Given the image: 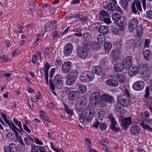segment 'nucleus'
Returning a JSON list of instances; mask_svg holds the SVG:
<instances>
[{
	"label": "nucleus",
	"instance_id": "10",
	"mask_svg": "<svg viewBox=\"0 0 152 152\" xmlns=\"http://www.w3.org/2000/svg\"><path fill=\"white\" fill-rule=\"evenodd\" d=\"M4 152H18V150L15 145L14 143L9 144L8 146H4Z\"/></svg>",
	"mask_w": 152,
	"mask_h": 152
},
{
	"label": "nucleus",
	"instance_id": "16",
	"mask_svg": "<svg viewBox=\"0 0 152 152\" xmlns=\"http://www.w3.org/2000/svg\"><path fill=\"white\" fill-rule=\"evenodd\" d=\"M4 121L8 124L10 128L12 130V131L15 133H17V132H19L20 133V131L19 130L15 125L12 123V121H10L9 120L6 119Z\"/></svg>",
	"mask_w": 152,
	"mask_h": 152
},
{
	"label": "nucleus",
	"instance_id": "30",
	"mask_svg": "<svg viewBox=\"0 0 152 152\" xmlns=\"http://www.w3.org/2000/svg\"><path fill=\"white\" fill-rule=\"evenodd\" d=\"M86 107L79 104H76V113L78 114L82 113V112L85 110Z\"/></svg>",
	"mask_w": 152,
	"mask_h": 152
},
{
	"label": "nucleus",
	"instance_id": "55",
	"mask_svg": "<svg viewBox=\"0 0 152 152\" xmlns=\"http://www.w3.org/2000/svg\"><path fill=\"white\" fill-rule=\"evenodd\" d=\"M149 19H152V11L149 10L147 11L146 15H145Z\"/></svg>",
	"mask_w": 152,
	"mask_h": 152
},
{
	"label": "nucleus",
	"instance_id": "64",
	"mask_svg": "<svg viewBox=\"0 0 152 152\" xmlns=\"http://www.w3.org/2000/svg\"><path fill=\"white\" fill-rule=\"evenodd\" d=\"M19 149L20 151H24L26 150L25 144L18 145Z\"/></svg>",
	"mask_w": 152,
	"mask_h": 152
},
{
	"label": "nucleus",
	"instance_id": "36",
	"mask_svg": "<svg viewBox=\"0 0 152 152\" xmlns=\"http://www.w3.org/2000/svg\"><path fill=\"white\" fill-rule=\"evenodd\" d=\"M98 31L100 33L106 34L107 33L108 30L106 26H103L99 28Z\"/></svg>",
	"mask_w": 152,
	"mask_h": 152
},
{
	"label": "nucleus",
	"instance_id": "20",
	"mask_svg": "<svg viewBox=\"0 0 152 152\" xmlns=\"http://www.w3.org/2000/svg\"><path fill=\"white\" fill-rule=\"evenodd\" d=\"M140 127L137 125L132 126L130 128V133L134 135H136L138 134L140 132Z\"/></svg>",
	"mask_w": 152,
	"mask_h": 152
},
{
	"label": "nucleus",
	"instance_id": "12",
	"mask_svg": "<svg viewBox=\"0 0 152 152\" xmlns=\"http://www.w3.org/2000/svg\"><path fill=\"white\" fill-rule=\"evenodd\" d=\"M132 58L130 56H127L124 59L123 64L124 68L128 69L132 66Z\"/></svg>",
	"mask_w": 152,
	"mask_h": 152
},
{
	"label": "nucleus",
	"instance_id": "11",
	"mask_svg": "<svg viewBox=\"0 0 152 152\" xmlns=\"http://www.w3.org/2000/svg\"><path fill=\"white\" fill-rule=\"evenodd\" d=\"M73 50V46L71 43L66 44L64 48V53L66 56H69L71 54Z\"/></svg>",
	"mask_w": 152,
	"mask_h": 152
},
{
	"label": "nucleus",
	"instance_id": "6",
	"mask_svg": "<svg viewBox=\"0 0 152 152\" xmlns=\"http://www.w3.org/2000/svg\"><path fill=\"white\" fill-rule=\"evenodd\" d=\"M117 99L118 102L124 106L127 107L129 104L130 102L128 99L124 94L118 95Z\"/></svg>",
	"mask_w": 152,
	"mask_h": 152
},
{
	"label": "nucleus",
	"instance_id": "1",
	"mask_svg": "<svg viewBox=\"0 0 152 152\" xmlns=\"http://www.w3.org/2000/svg\"><path fill=\"white\" fill-rule=\"evenodd\" d=\"M62 76L60 75L57 74L54 77L53 83L52 79H50V88L52 91L55 90V87L57 89H61L63 85V83L62 80Z\"/></svg>",
	"mask_w": 152,
	"mask_h": 152
},
{
	"label": "nucleus",
	"instance_id": "59",
	"mask_svg": "<svg viewBox=\"0 0 152 152\" xmlns=\"http://www.w3.org/2000/svg\"><path fill=\"white\" fill-rule=\"evenodd\" d=\"M136 5L137 9V10L141 12L142 11V9L141 5L140 2L139 1H137L136 4Z\"/></svg>",
	"mask_w": 152,
	"mask_h": 152
},
{
	"label": "nucleus",
	"instance_id": "61",
	"mask_svg": "<svg viewBox=\"0 0 152 152\" xmlns=\"http://www.w3.org/2000/svg\"><path fill=\"white\" fill-rule=\"evenodd\" d=\"M79 90L81 93H84L86 91V87L84 86H80L79 87Z\"/></svg>",
	"mask_w": 152,
	"mask_h": 152
},
{
	"label": "nucleus",
	"instance_id": "33",
	"mask_svg": "<svg viewBox=\"0 0 152 152\" xmlns=\"http://www.w3.org/2000/svg\"><path fill=\"white\" fill-rule=\"evenodd\" d=\"M67 76L76 80L78 77V73L76 70H72L67 75Z\"/></svg>",
	"mask_w": 152,
	"mask_h": 152
},
{
	"label": "nucleus",
	"instance_id": "2",
	"mask_svg": "<svg viewBox=\"0 0 152 152\" xmlns=\"http://www.w3.org/2000/svg\"><path fill=\"white\" fill-rule=\"evenodd\" d=\"M94 76V72L86 71L81 74L80 78L81 82L83 83H88L93 80Z\"/></svg>",
	"mask_w": 152,
	"mask_h": 152
},
{
	"label": "nucleus",
	"instance_id": "62",
	"mask_svg": "<svg viewBox=\"0 0 152 152\" xmlns=\"http://www.w3.org/2000/svg\"><path fill=\"white\" fill-rule=\"evenodd\" d=\"M104 22L108 25L111 23V21L109 17H106L102 20Z\"/></svg>",
	"mask_w": 152,
	"mask_h": 152
},
{
	"label": "nucleus",
	"instance_id": "35",
	"mask_svg": "<svg viewBox=\"0 0 152 152\" xmlns=\"http://www.w3.org/2000/svg\"><path fill=\"white\" fill-rule=\"evenodd\" d=\"M92 70L97 75H100L102 74V69L99 67L94 66Z\"/></svg>",
	"mask_w": 152,
	"mask_h": 152
},
{
	"label": "nucleus",
	"instance_id": "60",
	"mask_svg": "<svg viewBox=\"0 0 152 152\" xmlns=\"http://www.w3.org/2000/svg\"><path fill=\"white\" fill-rule=\"evenodd\" d=\"M1 58L3 59V61H8L10 60V59L4 54H3L1 56Z\"/></svg>",
	"mask_w": 152,
	"mask_h": 152
},
{
	"label": "nucleus",
	"instance_id": "18",
	"mask_svg": "<svg viewBox=\"0 0 152 152\" xmlns=\"http://www.w3.org/2000/svg\"><path fill=\"white\" fill-rule=\"evenodd\" d=\"M101 99L106 102L109 103H112L114 101L113 97L106 94H103L102 95Z\"/></svg>",
	"mask_w": 152,
	"mask_h": 152
},
{
	"label": "nucleus",
	"instance_id": "58",
	"mask_svg": "<svg viewBox=\"0 0 152 152\" xmlns=\"http://www.w3.org/2000/svg\"><path fill=\"white\" fill-rule=\"evenodd\" d=\"M111 126V128L112 130L115 132V133L118 132L120 129L119 128L115 126Z\"/></svg>",
	"mask_w": 152,
	"mask_h": 152
},
{
	"label": "nucleus",
	"instance_id": "48",
	"mask_svg": "<svg viewBox=\"0 0 152 152\" xmlns=\"http://www.w3.org/2000/svg\"><path fill=\"white\" fill-rule=\"evenodd\" d=\"M128 0H121L120 1V4L123 8L126 9L128 5Z\"/></svg>",
	"mask_w": 152,
	"mask_h": 152
},
{
	"label": "nucleus",
	"instance_id": "32",
	"mask_svg": "<svg viewBox=\"0 0 152 152\" xmlns=\"http://www.w3.org/2000/svg\"><path fill=\"white\" fill-rule=\"evenodd\" d=\"M134 45V41L133 40L130 39L127 41L126 43L125 46L127 48V50L131 49L133 47Z\"/></svg>",
	"mask_w": 152,
	"mask_h": 152
},
{
	"label": "nucleus",
	"instance_id": "57",
	"mask_svg": "<svg viewBox=\"0 0 152 152\" xmlns=\"http://www.w3.org/2000/svg\"><path fill=\"white\" fill-rule=\"evenodd\" d=\"M50 22H48L46 23L45 25V31H49L50 29Z\"/></svg>",
	"mask_w": 152,
	"mask_h": 152
},
{
	"label": "nucleus",
	"instance_id": "39",
	"mask_svg": "<svg viewBox=\"0 0 152 152\" xmlns=\"http://www.w3.org/2000/svg\"><path fill=\"white\" fill-rule=\"evenodd\" d=\"M75 80L72 78H70L69 76L66 77V83L69 86L72 85L75 82Z\"/></svg>",
	"mask_w": 152,
	"mask_h": 152
},
{
	"label": "nucleus",
	"instance_id": "37",
	"mask_svg": "<svg viewBox=\"0 0 152 152\" xmlns=\"http://www.w3.org/2000/svg\"><path fill=\"white\" fill-rule=\"evenodd\" d=\"M14 135V134L13 133L9 132L6 134V137L8 140H13L15 142H16V138L13 137Z\"/></svg>",
	"mask_w": 152,
	"mask_h": 152
},
{
	"label": "nucleus",
	"instance_id": "25",
	"mask_svg": "<svg viewBox=\"0 0 152 152\" xmlns=\"http://www.w3.org/2000/svg\"><path fill=\"white\" fill-rule=\"evenodd\" d=\"M106 83L108 85L113 87H116L118 85V81L113 79H107L106 80Z\"/></svg>",
	"mask_w": 152,
	"mask_h": 152
},
{
	"label": "nucleus",
	"instance_id": "24",
	"mask_svg": "<svg viewBox=\"0 0 152 152\" xmlns=\"http://www.w3.org/2000/svg\"><path fill=\"white\" fill-rule=\"evenodd\" d=\"M150 92L147 90L146 92H145L144 97L148 101L146 102V103L149 105V107L151 109H152V97L150 96Z\"/></svg>",
	"mask_w": 152,
	"mask_h": 152
},
{
	"label": "nucleus",
	"instance_id": "9",
	"mask_svg": "<svg viewBox=\"0 0 152 152\" xmlns=\"http://www.w3.org/2000/svg\"><path fill=\"white\" fill-rule=\"evenodd\" d=\"M84 112V116L86 119L87 121L92 119L94 116V112L91 107L88 106Z\"/></svg>",
	"mask_w": 152,
	"mask_h": 152
},
{
	"label": "nucleus",
	"instance_id": "8",
	"mask_svg": "<svg viewBox=\"0 0 152 152\" xmlns=\"http://www.w3.org/2000/svg\"><path fill=\"white\" fill-rule=\"evenodd\" d=\"M138 21L135 18H131L129 21L128 26L130 32H132L137 27L138 25Z\"/></svg>",
	"mask_w": 152,
	"mask_h": 152
},
{
	"label": "nucleus",
	"instance_id": "23",
	"mask_svg": "<svg viewBox=\"0 0 152 152\" xmlns=\"http://www.w3.org/2000/svg\"><path fill=\"white\" fill-rule=\"evenodd\" d=\"M120 51L119 49H117L112 51L111 56L112 58L115 61L118 60L120 58Z\"/></svg>",
	"mask_w": 152,
	"mask_h": 152
},
{
	"label": "nucleus",
	"instance_id": "51",
	"mask_svg": "<svg viewBox=\"0 0 152 152\" xmlns=\"http://www.w3.org/2000/svg\"><path fill=\"white\" fill-rule=\"evenodd\" d=\"M79 121L83 124H84V122H85L86 118L85 117H84L83 115V113H79Z\"/></svg>",
	"mask_w": 152,
	"mask_h": 152
},
{
	"label": "nucleus",
	"instance_id": "42",
	"mask_svg": "<svg viewBox=\"0 0 152 152\" xmlns=\"http://www.w3.org/2000/svg\"><path fill=\"white\" fill-rule=\"evenodd\" d=\"M13 121L14 124L20 129V131L23 132V130L22 127L21 122L20 121H18L15 118H13Z\"/></svg>",
	"mask_w": 152,
	"mask_h": 152
},
{
	"label": "nucleus",
	"instance_id": "47",
	"mask_svg": "<svg viewBox=\"0 0 152 152\" xmlns=\"http://www.w3.org/2000/svg\"><path fill=\"white\" fill-rule=\"evenodd\" d=\"M105 37L104 35L99 34L97 37V39L99 42L101 44H103L105 42Z\"/></svg>",
	"mask_w": 152,
	"mask_h": 152
},
{
	"label": "nucleus",
	"instance_id": "5",
	"mask_svg": "<svg viewBox=\"0 0 152 152\" xmlns=\"http://www.w3.org/2000/svg\"><path fill=\"white\" fill-rule=\"evenodd\" d=\"M102 95L98 92L93 93L90 96L89 99V102L92 105H95L101 99Z\"/></svg>",
	"mask_w": 152,
	"mask_h": 152
},
{
	"label": "nucleus",
	"instance_id": "28",
	"mask_svg": "<svg viewBox=\"0 0 152 152\" xmlns=\"http://www.w3.org/2000/svg\"><path fill=\"white\" fill-rule=\"evenodd\" d=\"M99 19L101 20L106 17H109V16L107 12L104 10H101L99 12Z\"/></svg>",
	"mask_w": 152,
	"mask_h": 152
},
{
	"label": "nucleus",
	"instance_id": "27",
	"mask_svg": "<svg viewBox=\"0 0 152 152\" xmlns=\"http://www.w3.org/2000/svg\"><path fill=\"white\" fill-rule=\"evenodd\" d=\"M124 68L123 64L122 65L121 63L117 62L114 65V69L117 72H121Z\"/></svg>",
	"mask_w": 152,
	"mask_h": 152
},
{
	"label": "nucleus",
	"instance_id": "14",
	"mask_svg": "<svg viewBox=\"0 0 152 152\" xmlns=\"http://www.w3.org/2000/svg\"><path fill=\"white\" fill-rule=\"evenodd\" d=\"M145 86L144 82L141 80L138 81L134 83L133 88L136 91H141L144 88Z\"/></svg>",
	"mask_w": 152,
	"mask_h": 152
},
{
	"label": "nucleus",
	"instance_id": "43",
	"mask_svg": "<svg viewBox=\"0 0 152 152\" xmlns=\"http://www.w3.org/2000/svg\"><path fill=\"white\" fill-rule=\"evenodd\" d=\"M18 132H17V133H15V136L16 137V142L18 141L19 143L18 145L25 144L21 137L18 136Z\"/></svg>",
	"mask_w": 152,
	"mask_h": 152
},
{
	"label": "nucleus",
	"instance_id": "38",
	"mask_svg": "<svg viewBox=\"0 0 152 152\" xmlns=\"http://www.w3.org/2000/svg\"><path fill=\"white\" fill-rule=\"evenodd\" d=\"M144 57L145 60L148 61L150 59L151 53L148 50H145L143 51Z\"/></svg>",
	"mask_w": 152,
	"mask_h": 152
},
{
	"label": "nucleus",
	"instance_id": "45",
	"mask_svg": "<svg viewBox=\"0 0 152 152\" xmlns=\"http://www.w3.org/2000/svg\"><path fill=\"white\" fill-rule=\"evenodd\" d=\"M140 125L146 130L152 132V128L148 124H146L143 122L140 124Z\"/></svg>",
	"mask_w": 152,
	"mask_h": 152
},
{
	"label": "nucleus",
	"instance_id": "50",
	"mask_svg": "<svg viewBox=\"0 0 152 152\" xmlns=\"http://www.w3.org/2000/svg\"><path fill=\"white\" fill-rule=\"evenodd\" d=\"M31 152H39V146L35 145L33 143H31Z\"/></svg>",
	"mask_w": 152,
	"mask_h": 152
},
{
	"label": "nucleus",
	"instance_id": "46",
	"mask_svg": "<svg viewBox=\"0 0 152 152\" xmlns=\"http://www.w3.org/2000/svg\"><path fill=\"white\" fill-rule=\"evenodd\" d=\"M112 17L113 20L115 21H118L121 17L120 14L118 13H113Z\"/></svg>",
	"mask_w": 152,
	"mask_h": 152
},
{
	"label": "nucleus",
	"instance_id": "13",
	"mask_svg": "<svg viewBox=\"0 0 152 152\" xmlns=\"http://www.w3.org/2000/svg\"><path fill=\"white\" fill-rule=\"evenodd\" d=\"M132 123V121L130 117L124 118L122 120L121 125L123 128L126 129Z\"/></svg>",
	"mask_w": 152,
	"mask_h": 152
},
{
	"label": "nucleus",
	"instance_id": "7",
	"mask_svg": "<svg viewBox=\"0 0 152 152\" xmlns=\"http://www.w3.org/2000/svg\"><path fill=\"white\" fill-rule=\"evenodd\" d=\"M84 48L79 46L77 48V53L78 56L80 58H86L87 55V51L88 49L90 48H87L86 47H84Z\"/></svg>",
	"mask_w": 152,
	"mask_h": 152
},
{
	"label": "nucleus",
	"instance_id": "26",
	"mask_svg": "<svg viewBox=\"0 0 152 152\" xmlns=\"http://www.w3.org/2000/svg\"><path fill=\"white\" fill-rule=\"evenodd\" d=\"M138 72L137 66L132 67L128 72V74L130 77L133 76L137 74Z\"/></svg>",
	"mask_w": 152,
	"mask_h": 152
},
{
	"label": "nucleus",
	"instance_id": "53",
	"mask_svg": "<svg viewBox=\"0 0 152 152\" xmlns=\"http://www.w3.org/2000/svg\"><path fill=\"white\" fill-rule=\"evenodd\" d=\"M91 16L90 15L84 16L83 14L82 19H81V22H83V21H85L90 20H91Z\"/></svg>",
	"mask_w": 152,
	"mask_h": 152
},
{
	"label": "nucleus",
	"instance_id": "4",
	"mask_svg": "<svg viewBox=\"0 0 152 152\" xmlns=\"http://www.w3.org/2000/svg\"><path fill=\"white\" fill-rule=\"evenodd\" d=\"M112 1L109 4H107L106 6L104 7V8L106 9H108L112 11H116L120 13H122V10L120 7L118 5L116 1L115 0H111Z\"/></svg>",
	"mask_w": 152,
	"mask_h": 152
},
{
	"label": "nucleus",
	"instance_id": "22",
	"mask_svg": "<svg viewBox=\"0 0 152 152\" xmlns=\"http://www.w3.org/2000/svg\"><path fill=\"white\" fill-rule=\"evenodd\" d=\"M138 72L141 75L149 70L147 65L145 64H141L137 66Z\"/></svg>",
	"mask_w": 152,
	"mask_h": 152
},
{
	"label": "nucleus",
	"instance_id": "31",
	"mask_svg": "<svg viewBox=\"0 0 152 152\" xmlns=\"http://www.w3.org/2000/svg\"><path fill=\"white\" fill-rule=\"evenodd\" d=\"M107 118L110 120V121L111 122V126H116L117 125V122L114 118L113 114H109Z\"/></svg>",
	"mask_w": 152,
	"mask_h": 152
},
{
	"label": "nucleus",
	"instance_id": "63",
	"mask_svg": "<svg viewBox=\"0 0 152 152\" xmlns=\"http://www.w3.org/2000/svg\"><path fill=\"white\" fill-rule=\"evenodd\" d=\"M151 42L149 39H145L144 45L145 47H148L149 46V44Z\"/></svg>",
	"mask_w": 152,
	"mask_h": 152
},
{
	"label": "nucleus",
	"instance_id": "52",
	"mask_svg": "<svg viewBox=\"0 0 152 152\" xmlns=\"http://www.w3.org/2000/svg\"><path fill=\"white\" fill-rule=\"evenodd\" d=\"M97 104L99 106L102 107H104L106 104V102L104 100H102V99H100L99 102L97 103Z\"/></svg>",
	"mask_w": 152,
	"mask_h": 152
},
{
	"label": "nucleus",
	"instance_id": "15",
	"mask_svg": "<svg viewBox=\"0 0 152 152\" xmlns=\"http://www.w3.org/2000/svg\"><path fill=\"white\" fill-rule=\"evenodd\" d=\"M72 63L69 61L65 62L62 65L61 70L64 73H67L70 70Z\"/></svg>",
	"mask_w": 152,
	"mask_h": 152
},
{
	"label": "nucleus",
	"instance_id": "40",
	"mask_svg": "<svg viewBox=\"0 0 152 152\" xmlns=\"http://www.w3.org/2000/svg\"><path fill=\"white\" fill-rule=\"evenodd\" d=\"M65 107V110L67 114L69 115V116H72L73 114V111L71 109L69 108L68 106L66 104L64 105Z\"/></svg>",
	"mask_w": 152,
	"mask_h": 152
},
{
	"label": "nucleus",
	"instance_id": "17",
	"mask_svg": "<svg viewBox=\"0 0 152 152\" xmlns=\"http://www.w3.org/2000/svg\"><path fill=\"white\" fill-rule=\"evenodd\" d=\"M44 67L43 68V69L44 70V74L45 75V78L46 80V83L48 84V72L50 68V64L48 62H46L44 64Z\"/></svg>",
	"mask_w": 152,
	"mask_h": 152
},
{
	"label": "nucleus",
	"instance_id": "44",
	"mask_svg": "<svg viewBox=\"0 0 152 152\" xmlns=\"http://www.w3.org/2000/svg\"><path fill=\"white\" fill-rule=\"evenodd\" d=\"M116 78L119 83H122L124 82V78L122 74H117Z\"/></svg>",
	"mask_w": 152,
	"mask_h": 152
},
{
	"label": "nucleus",
	"instance_id": "56",
	"mask_svg": "<svg viewBox=\"0 0 152 152\" xmlns=\"http://www.w3.org/2000/svg\"><path fill=\"white\" fill-rule=\"evenodd\" d=\"M107 127V124L105 123H102L100 124L99 128L102 131L105 130Z\"/></svg>",
	"mask_w": 152,
	"mask_h": 152
},
{
	"label": "nucleus",
	"instance_id": "29",
	"mask_svg": "<svg viewBox=\"0 0 152 152\" xmlns=\"http://www.w3.org/2000/svg\"><path fill=\"white\" fill-rule=\"evenodd\" d=\"M76 103L86 107L87 104V99L86 97L82 96L77 102Z\"/></svg>",
	"mask_w": 152,
	"mask_h": 152
},
{
	"label": "nucleus",
	"instance_id": "3",
	"mask_svg": "<svg viewBox=\"0 0 152 152\" xmlns=\"http://www.w3.org/2000/svg\"><path fill=\"white\" fill-rule=\"evenodd\" d=\"M71 87L66 88L65 92L68 94V99L69 101H74L77 99L80 96V92L77 91H72Z\"/></svg>",
	"mask_w": 152,
	"mask_h": 152
},
{
	"label": "nucleus",
	"instance_id": "21",
	"mask_svg": "<svg viewBox=\"0 0 152 152\" xmlns=\"http://www.w3.org/2000/svg\"><path fill=\"white\" fill-rule=\"evenodd\" d=\"M119 20H120V21H119L120 23L119 27L121 30H124L127 24L126 18L125 17H121Z\"/></svg>",
	"mask_w": 152,
	"mask_h": 152
},
{
	"label": "nucleus",
	"instance_id": "49",
	"mask_svg": "<svg viewBox=\"0 0 152 152\" xmlns=\"http://www.w3.org/2000/svg\"><path fill=\"white\" fill-rule=\"evenodd\" d=\"M104 113L102 111L99 110L98 113L96 115L97 118L99 120H102L104 117Z\"/></svg>",
	"mask_w": 152,
	"mask_h": 152
},
{
	"label": "nucleus",
	"instance_id": "41",
	"mask_svg": "<svg viewBox=\"0 0 152 152\" xmlns=\"http://www.w3.org/2000/svg\"><path fill=\"white\" fill-rule=\"evenodd\" d=\"M105 51L107 53L111 49L112 45L109 42H105L104 45Z\"/></svg>",
	"mask_w": 152,
	"mask_h": 152
},
{
	"label": "nucleus",
	"instance_id": "19",
	"mask_svg": "<svg viewBox=\"0 0 152 152\" xmlns=\"http://www.w3.org/2000/svg\"><path fill=\"white\" fill-rule=\"evenodd\" d=\"M83 37L85 41L84 43V47H86L87 48H90V43L89 41L90 37V34L88 33H84L83 35Z\"/></svg>",
	"mask_w": 152,
	"mask_h": 152
},
{
	"label": "nucleus",
	"instance_id": "54",
	"mask_svg": "<svg viewBox=\"0 0 152 152\" xmlns=\"http://www.w3.org/2000/svg\"><path fill=\"white\" fill-rule=\"evenodd\" d=\"M28 7L31 10H34L35 8V5L32 1H29Z\"/></svg>",
	"mask_w": 152,
	"mask_h": 152
},
{
	"label": "nucleus",
	"instance_id": "34",
	"mask_svg": "<svg viewBox=\"0 0 152 152\" xmlns=\"http://www.w3.org/2000/svg\"><path fill=\"white\" fill-rule=\"evenodd\" d=\"M143 80L145 81L149 80L151 77V74L149 70L141 75Z\"/></svg>",
	"mask_w": 152,
	"mask_h": 152
}]
</instances>
